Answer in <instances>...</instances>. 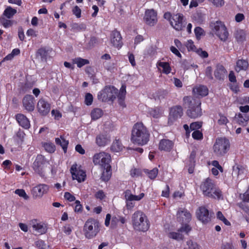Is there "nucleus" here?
I'll use <instances>...</instances> for the list:
<instances>
[{"instance_id": "nucleus-57", "label": "nucleus", "mask_w": 249, "mask_h": 249, "mask_svg": "<svg viewBox=\"0 0 249 249\" xmlns=\"http://www.w3.org/2000/svg\"><path fill=\"white\" fill-rule=\"evenodd\" d=\"M64 197L70 201H73L75 199V196L71 195L69 192H66L65 193Z\"/></svg>"}, {"instance_id": "nucleus-58", "label": "nucleus", "mask_w": 249, "mask_h": 249, "mask_svg": "<svg viewBox=\"0 0 249 249\" xmlns=\"http://www.w3.org/2000/svg\"><path fill=\"white\" fill-rule=\"evenodd\" d=\"M186 46L189 51H194L195 49H196L195 46L194 45L193 42L191 40L188 41V42L186 43Z\"/></svg>"}, {"instance_id": "nucleus-56", "label": "nucleus", "mask_w": 249, "mask_h": 249, "mask_svg": "<svg viewBox=\"0 0 249 249\" xmlns=\"http://www.w3.org/2000/svg\"><path fill=\"white\" fill-rule=\"evenodd\" d=\"M222 249H235L231 243L226 242L223 243L221 246Z\"/></svg>"}, {"instance_id": "nucleus-59", "label": "nucleus", "mask_w": 249, "mask_h": 249, "mask_svg": "<svg viewBox=\"0 0 249 249\" xmlns=\"http://www.w3.org/2000/svg\"><path fill=\"white\" fill-rule=\"evenodd\" d=\"M95 196L96 198L103 199L105 197V195L102 190H100L96 193Z\"/></svg>"}, {"instance_id": "nucleus-4", "label": "nucleus", "mask_w": 249, "mask_h": 249, "mask_svg": "<svg viewBox=\"0 0 249 249\" xmlns=\"http://www.w3.org/2000/svg\"><path fill=\"white\" fill-rule=\"evenodd\" d=\"M101 224L98 220L89 218L85 222L83 227V232L85 237L88 239L95 237L101 229Z\"/></svg>"}, {"instance_id": "nucleus-62", "label": "nucleus", "mask_w": 249, "mask_h": 249, "mask_svg": "<svg viewBox=\"0 0 249 249\" xmlns=\"http://www.w3.org/2000/svg\"><path fill=\"white\" fill-rule=\"evenodd\" d=\"M191 228L188 225H185L183 226H182L181 228L179 229L178 230L179 231L181 232H186V233H188L189 231H191Z\"/></svg>"}, {"instance_id": "nucleus-51", "label": "nucleus", "mask_w": 249, "mask_h": 249, "mask_svg": "<svg viewBox=\"0 0 249 249\" xmlns=\"http://www.w3.org/2000/svg\"><path fill=\"white\" fill-rule=\"evenodd\" d=\"M192 137L196 140H201L202 139L203 134L202 132L199 130H195L192 133Z\"/></svg>"}, {"instance_id": "nucleus-63", "label": "nucleus", "mask_w": 249, "mask_h": 249, "mask_svg": "<svg viewBox=\"0 0 249 249\" xmlns=\"http://www.w3.org/2000/svg\"><path fill=\"white\" fill-rule=\"evenodd\" d=\"M168 92L166 90H160L159 91V97L160 98H164L168 94Z\"/></svg>"}, {"instance_id": "nucleus-41", "label": "nucleus", "mask_w": 249, "mask_h": 249, "mask_svg": "<svg viewBox=\"0 0 249 249\" xmlns=\"http://www.w3.org/2000/svg\"><path fill=\"white\" fill-rule=\"evenodd\" d=\"M0 23H1L5 28H8L13 25V21L6 19L5 18L3 17H0Z\"/></svg>"}, {"instance_id": "nucleus-28", "label": "nucleus", "mask_w": 249, "mask_h": 249, "mask_svg": "<svg viewBox=\"0 0 249 249\" xmlns=\"http://www.w3.org/2000/svg\"><path fill=\"white\" fill-rule=\"evenodd\" d=\"M124 146L123 145L121 142L119 140H115L112 143L111 146V150L115 152L121 151Z\"/></svg>"}, {"instance_id": "nucleus-32", "label": "nucleus", "mask_w": 249, "mask_h": 249, "mask_svg": "<svg viewBox=\"0 0 249 249\" xmlns=\"http://www.w3.org/2000/svg\"><path fill=\"white\" fill-rule=\"evenodd\" d=\"M55 142L57 144L59 145L62 147L64 152H66L69 143L68 141L65 140L62 136H61L60 139L58 138L55 139Z\"/></svg>"}, {"instance_id": "nucleus-7", "label": "nucleus", "mask_w": 249, "mask_h": 249, "mask_svg": "<svg viewBox=\"0 0 249 249\" xmlns=\"http://www.w3.org/2000/svg\"><path fill=\"white\" fill-rule=\"evenodd\" d=\"M230 146V142L228 139H217L213 147L214 153L217 156H223L229 150Z\"/></svg>"}, {"instance_id": "nucleus-22", "label": "nucleus", "mask_w": 249, "mask_h": 249, "mask_svg": "<svg viewBox=\"0 0 249 249\" xmlns=\"http://www.w3.org/2000/svg\"><path fill=\"white\" fill-rule=\"evenodd\" d=\"M110 142V137L107 134H100L96 139L97 144L99 146H104Z\"/></svg>"}, {"instance_id": "nucleus-6", "label": "nucleus", "mask_w": 249, "mask_h": 249, "mask_svg": "<svg viewBox=\"0 0 249 249\" xmlns=\"http://www.w3.org/2000/svg\"><path fill=\"white\" fill-rule=\"evenodd\" d=\"M118 93L117 89L113 86H106L98 94V99L102 102L113 101Z\"/></svg>"}, {"instance_id": "nucleus-14", "label": "nucleus", "mask_w": 249, "mask_h": 249, "mask_svg": "<svg viewBox=\"0 0 249 249\" xmlns=\"http://www.w3.org/2000/svg\"><path fill=\"white\" fill-rule=\"evenodd\" d=\"M196 214L197 218L203 223H207L211 221L209 211L205 207H200L196 211Z\"/></svg>"}, {"instance_id": "nucleus-46", "label": "nucleus", "mask_w": 249, "mask_h": 249, "mask_svg": "<svg viewBox=\"0 0 249 249\" xmlns=\"http://www.w3.org/2000/svg\"><path fill=\"white\" fill-rule=\"evenodd\" d=\"M15 194L18 195L19 196L22 197L25 200L29 198V196L26 194L25 191L23 189H17L15 192Z\"/></svg>"}, {"instance_id": "nucleus-13", "label": "nucleus", "mask_w": 249, "mask_h": 249, "mask_svg": "<svg viewBox=\"0 0 249 249\" xmlns=\"http://www.w3.org/2000/svg\"><path fill=\"white\" fill-rule=\"evenodd\" d=\"M183 115V109L180 106H176L171 108L168 123L172 124Z\"/></svg>"}, {"instance_id": "nucleus-18", "label": "nucleus", "mask_w": 249, "mask_h": 249, "mask_svg": "<svg viewBox=\"0 0 249 249\" xmlns=\"http://www.w3.org/2000/svg\"><path fill=\"white\" fill-rule=\"evenodd\" d=\"M178 221L182 224H186L191 219V214L185 209H179L177 213Z\"/></svg>"}, {"instance_id": "nucleus-25", "label": "nucleus", "mask_w": 249, "mask_h": 249, "mask_svg": "<svg viewBox=\"0 0 249 249\" xmlns=\"http://www.w3.org/2000/svg\"><path fill=\"white\" fill-rule=\"evenodd\" d=\"M227 71L224 67L221 65H217L214 72L216 78L219 80L223 79L226 76Z\"/></svg>"}, {"instance_id": "nucleus-21", "label": "nucleus", "mask_w": 249, "mask_h": 249, "mask_svg": "<svg viewBox=\"0 0 249 249\" xmlns=\"http://www.w3.org/2000/svg\"><path fill=\"white\" fill-rule=\"evenodd\" d=\"M35 99L31 95H26L22 99V104L28 111H32L35 108Z\"/></svg>"}, {"instance_id": "nucleus-36", "label": "nucleus", "mask_w": 249, "mask_h": 249, "mask_svg": "<svg viewBox=\"0 0 249 249\" xmlns=\"http://www.w3.org/2000/svg\"><path fill=\"white\" fill-rule=\"evenodd\" d=\"M144 172L146 173L148 177L151 179H155L158 174V169L157 168H155L152 170H149L148 169H144Z\"/></svg>"}, {"instance_id": "nucleus-42", "label": "nucleus", "mask_w": 249, "mask_h": 249, "mask_svg": "<svg viewBox=\"0 0 249 249\" xmlns=\"http://www.w3.org/2000/svg\"><path fill=\"white\" fill-rule=\"evenodd\" d=\"M168 237L178 241L182 240L183 238V235L182 234L176 232H171L169 233Z\"/></svg>"}, {"instance_id": "nucleus-1", "label": "nucleus", "mask_w": 249, "mask_h": 249, "mask_svg": "<svg viewBox=\"0 0 249 249\" xmlns=\"http://www.w3.org/2000/svg\"><path fill=\"white\" fill-rule=\"evenodd\" d=\"M150 134L142 123H137L134 124L131 131V141L140 145L146 144L149 140Z\"/></svg>"}, {"instance_id": "nucleus-5", "label": "nucleus", "mask_w": 249, "mask_h": 249, "mask_svg": "<svg viewBox=\"0 0 249 249\" xmlns=\"http://www.w3.org/2000/svg\"><path fill=\"white\" fill-rule=\"evenodd\" d=\"M134 228L142 231H147L149 228V223L146 215L139 211L136 212L132 216Z\"/></svg>"}, {"instance_id": "nucleus-47", "label": "nucleus", "mask_w": 249, "mask_h": 249, "mask_svg": "<svg viewBox=\"0 0 249 249\" xmlns=\"http://www.w3.org/2000/svg\"><path fill=\"white\" fill-rule=\"evenodd\" d=\"M202 126V122H196L191 124L190 127L192 130H197V129L200 128Z\"/></svg>"}, {"instance_id": "nucleus-39", "label": "nucleus", "mask_w": 249, "mask_h": 249, "mask_svg": "<svg viewBox=\"0 0 249 249\" xmlns=\"http://www.w3.org/2000/svg\"><path fill=\"white\" fill-rule=\"evenodd\" d=\"M200 246L196 242L190 240L186 242L184 249H199Z\"/></svg>"}, {"instance_id": "nucleus-45", "label": "nucleus", "mask_w": 249, "mask_h": 249, "mask_svg": "<svg viewBox=\"0 0 249 249\" xmlns=\"http://www.w3.org/2000/svg\"><path fill=\"white\" fill-rule=\"evenodd\" d=\"M216 215H217V218L219 219V220H221L222 221H223V223L226 225L230 226L231 225L230 222L225 217V216L223 215V214H222V213L221 212L218 211Z\"/></svg>"}, {"instance_id": "nucleus-53", "label": "nucleus", "mask_w": 249, "mask_h": 249, "mask_svg": "<svg viewBox=\"0 0 249 249\" xmlns=\"http://www.w3.org/2000/svg\"><path fill=\"white\" fill-rule=\"evenodd\" d=\"M149 113L154 118H157L160 116V112L159 109H151Z\"/></svg>"}, {"instance_id": "nucleus-9", "label": "nucleus", "mask_w": 249, "mask_h": 249, "mask_svg": "<svg viewBox=\"0 0 249 249\" xmlns=\"http://www.w3.org/2000/svg\"><path fill=\"white\" fill-rule=\"evenodd\" d=\"M110 161V155L104 152L95 154L93 158L94 164H99L103 169L108 168V166H111L109 164Z\"/></svg>"}, {"instance_id": "nucleus-33", "label": "nucleus", "mask_w": 249, "mask_h": 249, "mask_svg": "<svg viewBox=\"0 0 249 249\" xmlns=\"http://www.w3.org/2000/svg\"><path fill=\"white\" fill-rule=\"evenodd\" d=\"M235 118V119H237L238 124L242 125H246L247 122L249 120V117H248L245 115L243 116L240 113L236 114Z\"/></svg>"}, {"instance_id": "nucleus-10", "label": "nucleus", "mask_w": 249, "mask_h": 249, "mask_svg": "<svg viewBox=\"0 0 249 249\" xmlns=\"http://www.w3.org/2000/svg\"><path fill=\"white\" fill-rule=\"evenodd\" d=\"M124 198L126 200V206L127 209H131L134 206V204L132 202V201H139L141 199H142L144 194L142 193L140 194L139 196L134 195L131 193V192L130 190H126L124 192Z\"/></svg>"}, {"instance_id": "nucleus-64", "label": "nucleus", "mask_w": 249, "mask_h": 249, "mask_svg": "<svg viewBox=\"0 0 249 249\" xmlns=\"http://www.w3.org/2000/svg\"><path fill=\"white\" fill-rule=\"evenodd\" d=\"M243 199L244 201L249 202V187L243 195Z\"/></svg>"}, {"instance_id": "nucleus-50", "label": "nucleus", "mask_w": 249, "mask_h": 249, "mask_svg": "<svg viewBox=\"0 0 249 249\" xmlns=\"http://www.w3.org/2000/svg\"><path fill=\"white\" fill-rule=\"evenodd\" d=\"M72 12L77 18L81 17V10L78 6H75L72 9Z\"/></svg>"}, {"instance_id": "nucleus-3", "label": "nucleus", "mask_w": 249, "mask_h": 249, "mask_svg": "<svg viewBox=\"0 0 249 249\" xmlns=\"http://www.w3.org/2000/svg\"><path fill=\"white\" fill-rule=\"evenodd\" d=\"M200 189L205 196L213 198H220L221 191L216 187L214 181L210 178H206L200 185Z\"/></svg>"}, {"instance_id": "nucleus-20", "label": "nucleus", "mask_w": 249, "mask_h": 249, "mask_svg": "<svg viewBox=\"0 0 249 249\" xmlns=\"http://www.w3.org/2000/svg\"><path fill=\"white\" fill-rule=\"evenodd\" d=\"M37 108L41 115L45 116L49 113L51 106L47 101L41 98L38 101Z\"/></svg>"}, {"instance_id": "nucleus-35", "label": "nucleus", "mask_w": 249, "mask_h": 249, "mask_svg": "<svg viewBox=\"0 0 249 249\" xmlns=\"http://www.w3.org/2000/svg\"><path fill=\"white\" fill-rule=\"evenodd\" d=\"M48 54V51L44 48L39 49L36 53L37 56H40L42 61H46Z\"/></svg>"}, {"instance_id": "nucleus-34", "label": "nucleus", "mask_w": 249, "mask_h": 249, "mask_svg": "<svg viewBox=\"0 0 249 249\" xmlns=\"http://www.w3.org/2000/svg\"><path fill=\"white\" fill-rule=\"evenodd\" d=\"M157 66L162 68V72L164 73L168 74L171 71V67L167 62H159L157 63Z\"/></svg>"}, {"instance_id": "nucleus-44", "label": "nucleus", "mask_w": 249, "mask_h": 249, "mask_svg": "<svg viewBox=\"0 0 249 249\" xmlns=\"http://www.w3.org/2000/svg\"><path fill=\"white\" fill-rule=\"evenodd\" d=\"M43 147L49 153H53L55 149L54 145L52 143H45L43 144Z\"/></svg>"}, {"instance_id": "nucleus-17", "label": "nucleus", "mask_w": 249, "mask_h": 249, "mask_svg": "<svg viewBox=\"0 0 249 249\" xmlns=\"http://www.w3.org/2000/svg\"><path fill=\"white\" fill-rule=\"evenodd\" d=\"M110 41L114 47L121 48L123 45V42L120 32L116 30L113 31L110 34Z\"/></svg>"}, {"instance_id": "nucleus-23", "label": "nucleus", "mask_w": 249, "mask_h": 249, "mask_svg": "<svg viewBox=\"0 0 249 249\" xmlns=\"http://www.w3.org/2000/svg\"><path fill=\"white\" fill-rule=\"evenodd\" d=\"M173 145L174 143L171 141L162 139L160 142L159 149L160 150L170 151L172 149Z\"/></svg>"}, {"instance_id": "nucleus-24", "label": "nucleus", "mask_w": 249, "mask_h": 249, "mask_svg": "<svg viewBox=\"0 0 249 249\" xmlns=\"http://www.w3.org/2000/svg\"><path fill=\"white\" fill-rule=\"evenodd\" d=\"M16 118L20 126L26 129L29 128L30 126L29 121L25 115L22 114H18L16 115Z\"/></svg>"}, {"instance_id": "nucleus-38", "label": "nucleus", "mask_w": 249, "mask_h": 249, "mask_svg": "<svg viewBox=\"0 0 249 249\" xmlns=\"http://www.w3.org/2000/svg\"><path fill=\"white\" fill-rule=\"evenodd\" d=\"M103 114V111L100 108H95L91 112V117L93 120H97L100 118Z\"/></svg>"}, {"instance_id": "nucleus-11", "label": "nucleus", "mask_w": 249, "mask_h": 249, "mask_svg": "<svg viewBox=\"0 0 249 249\" xmlns=\"http://www.w3.org/2000/svg\"><path fill=\"white\" fill-rule=\"evenodd\" d=\"M172 26L177 31L182 30L186 24L184 20V18L182 14H177L173 16L172 20H170Z\"/></svg>"}, {"instance_id": "nucleus-15", "label": "nucleus", "mask_w": 249, "mask_h": 249, "mask_svg": "<svg viewBox=\"0 0 249 249\" xmlns=\"http://www.w3.org/2000/svg\"><path fill=\"white\" fill-rule=\"evenodd\" d=\"M71 173L73 179H76L79 182L84 181L86 178L84 171L77 168V165H73L71 168Z\"/></svg>"}, {"instance_id": "nucleus-26", "label": "nucleus", "mask_w": 249, "mask_h": 249, "mask_svg": "<svg viewBox=\"0 0 249 249\" xmlns=\"http://www.w3.org/2000/svg\"><path fill=\"white\" fill-rule=\"evenodd\" d=\"M193 92L196 95L205 96L208 94V89L206 86L200 85L194 88Z\"/></svg>"}, {"instance_id": "nucleus-31", "label": "nucleus", "mask_w": 249, "mask_h": 249, "mask_svg": "<svg viewBox=\"0 0 249 249\" xmlns=\"http://www.w3.org/2000/svg\"><path fill=\"white\" fill-rule=\"evenodd\" d=\"M103 169L101 179L104 181H107L111 176V166H108V168Z\"/></svg>"}, {"instance_id": "nucleus-12", "label": "nucleus", "mask_w": 249, "mask_h": 249, "mask_svg": "<svg viewBox=\"0 0 249 249\" xmlns=\"http://www.w3.org/2000/svg\"><path fill=\"white\" fill-rule=\"evenodd\" d=\"M45 162L44 157L41 155H37L33 163L34 170L41 177L45 176V170H44Z\"/></svg>"}, {"instance_id": "nucleus-40", "label": "nucleus", "mask_w": 249, "mask_h": 249, "mask_svg": "<svg viewBox=\"0 0 249 249\" xmlns=\"http://www.w3.org/2000/svg\"><path fill=\"white\" fill-rule=\"evenodd\" d=\"M234 36L238 41H242L245 39V34L242 30H237L234 34Z\"/></svg>"}, {"instance_id": "nucleus-49", "label": "nucleus", "mask_w": 249, "mask_h": 249, "mask_svg": "<svg viewBox=\"0 0 249 249\" xmlns=\"http://www.w3.org/2000/svg\"><path fill=\"white\" fill-rule=\"evenodd\" d=\"M92 102H93V96H92V94L89 93H87L85 96V104L88 106H89V105H91Z\"/></svg>"}, {"instance_id": "nucleus-61", "label": "nucleus", "mask_w": 249, "mask_h": 249, "mask_svg": "<svg viewBox=\"0 0 249 249\" xmlns=\"http://www.w3.org/2000/svg\"><path fill=\"white\" fill-rule=\"evenodd\" d=\"M76 205L75 206L74 211L76 212H80L82 210V206L80 204V201L79 200H76L75 201Z\"/></svg>"}, {"instance_id": "nucleus-55", "label": "nucleus", "mask_w": 249, "mask_h": 249, "mask_svg": "<svg viewBox=\"0 0 249 249\" xmlns=\"http://www.w3.org/2000/svg\"><path fill=\"white\" fill-rule=\"evenodd\" d=\"M212 68L210 66L207 67L205 70L206 75L210 79H213V77L212 76Z\"/></svg>"}, {"instance_id": "nucleus-2", "label": "nucleus", "mask_w": 249, "mask_h": 249, "mask_svg": "<svg viewBox=\"0 0 249 249\" xmlns=\"http://www.w3.org/2000/svg\"><path fill=\"white\" fill-rule=\"evenodd\" d=\"M183 101L184 106L189 108L186 114L190 118L196 119L202 115L199 100L194 99L191 96H185L183 98Z\"/></svg>"}, {"instance_id": "nucleus-60", "label": "nucleus", "mask_w": 249, "mask_h": 249, "mask_svg": "<svg viewBox=\"0 0 249 249\" xmlns=\"http://www.w3.org/2000/svg\"><path fill=\"white\" fill-rule=\"evenodd\" d=\"M141 174L140 171L137 169H132L130 171V175L131 177H139Z\"/></svg>"}, {"instance_id": "nucleus-43", "label": "nucleus", "mask_w": 249, "mask_h": 249, "mask_svg": "<svg viewBox=\"0 0 249 249\" xmlns=\"http://www.w3.org/2000/svg\"><path fill=\"white\" fill-rule=\"evenodd\" d=\"M213 5L216 7H221L225 4L224 0H208Z\"/></svg>"}, {"instance_id": "nucleus-30", "label": "nucleus", "mask_w": 249, "mask_h": 249, "mask_svg": "<svg viewBox=\"0 0 249 249\" xmlns=\"http://www.w3.org/2000/svg\"><path fill=\"white\" fill-rule=\"evenodd\" d=\"M32 227L36 234H42L45 233L47 231L46 227L41 223L34 224Z\"/></svg>"}, {"instance_id": "nucleus-16", "label": "nucleus", "mask_w": 249, "mask_h": 249, "mask_svg": "<svg viewBox=\"0 0 249 249\" xmlns=\"http://www.w3.org/2000/svg\"><path fill=\"white\" fill-rule=\"evenodd\" d=\"M144 20L147 25L150 26H154L157 22V15L156 12L153 9L146 10Z\"/></svg>"}, {"instance_id": "nucleus-19", "label": "nucleus", "mask_w": 249, "mask_h": 249, "mask_svg": "<svg viewBox=\"0 0 249 249\" xmlns=\"http://www.w3.org/2000/svg\"><path fill=\"white\" fill-rule=\"evenodd\" d=\"M49 189L48 185L45 184H40L33 188L32 194L34 197H41L44 194L47 193Z\"/></svg>"}, {"instance_id": "nucleus-8", "label": "nucleus", "mask_w": 249, "mask_h": 249, "mask_svg": "<svg viewBox=\"0 0 249 249\" xmlns=\"http://www.w3.org/2000/svg\"><path fill=\"white\" fill-rule=\"evenodd\" d=\"M211 27L213 31L223 41H226L229 36V33L224 23L220 21L211 23Z\"/></svg>"}, {"instance_id": "nucleus-37", "label": "nucleus", "mask_w": 249, "mask_h": 249, "mask_svg": "<svg viewBox=\"0 0 249 249\" xmlns=\"http://www.w3.org/2000/svg\"><path fill=\"white\" fill-rule=\"evenodd\" d=\"M73 62L76 64L77 67L81 68L86 64H89V62L88 59H83L80 57L76 58L73 59Z\"/></svg>"}, {"instance_id": "nucleus-48", "label": "nucleus", "mask_w": 249, "mask_h": 249, "mask_svg": "<svg viewBox=\"0 0 249 249\" xmlns=\"http://www.w3.org/2000/svg\"><path fill=\"white\" fill-rule=\"evenodd\" d=\"M219 119L217 121V123L219 125L226 124L228 122V120L226 116L221 114H219Z\"/></svg>"}, {"instance_id": "nucleus-27", "label": "nucleus", "mask_w": 249, "mask_h": 249, "mask_svg": "<svg viewBox=\"0 0 249 249\" xmlns=\"http://www.w3.org/2000/svg\"><path fill=\"white\" fill-rule=\"evenodd\" d=\"M249 66L248 62L244 59H239L236 62L235 71L239 72L240 71H246Z\"/></svg>"}, {"instance_id": "nucleus-54", "label": "nucleus", "mask_w": 249, "mask_h": 249, "mask_svg": "<svg viewBox=\"0 0 249 249\" xmlns=\"http://www.w3.org/2000/svg\"><path fill=\"white\" fill-rule=\"evenodd\" d=\"M36 246L39 249H45L44 247L45 244L44 241L41 240H39L35 242Z\"/></svg>"}, {"instance_id": "nucleus-29", "label": "nucleus", "mask_w": 249, "mask_h": 249, "mask_svg": "<svg viewBox=\"0 0 249 249\" xmlns=\"http://www.w3.org/2000/svg\"><path fill=\"white\" fill-rule=\"evenodd\" d=\"M17 11L16 9L9 6L5 9L1 17L7 18L9 19L12 18L14 15L17 13Z\"/></svg>"}, {"instance_id": "nucleus-52", "label": "nucleus", "mask_w": 249, "mask_h": 249, "mask_svg": "<svg viewBox=\"0 0 249 249\" xmlns=\"http://www.w3.org/2000/svg\"><path fill=\"white\" fill-rule=\"evenodd\" d=\"M203 30L199 27H197L195 29V33L196 36V37L197 39H199L200 36L203 35Z\"/></svg>"}]
</instances>
